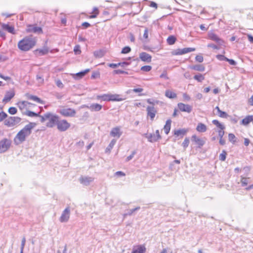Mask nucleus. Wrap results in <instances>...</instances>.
<instances>
[{"instance_id":"nucleus-50","label":"nucleus","mask_w":253,"mask_h":253,"mask_svg":"<svg viewBox=\"0 0 253 253\" xmlns=\"http://www.w3.org/2000/svg\"><path fill=\"white\" fill-rule=\"evenodd\" d=\"M218 115L220 117L223 118H226L228 116L227 114L224 111H221L218 113Z\"/></svg>"},{"instance_id":"nucleus-33","label":"nucleus","mask_w":253,"mask_h":253,"mask_svg":"<svg viewBox=\"0 0 253 253\" xmlns=\"http://www.w3.org/2000/svg\"><path fill=\"white\" fill-rule=\"evenodd\" d=\"M97 99H101L105 101H109V94H103L97 96Z\"/></svg>"},{"instance_id":"nucleus-15","label":"nucleus","mask_w":253,"mask_h":253,"mask_svg":"<svg viewBox=\"0 0 253 253\" xmlns=\"http://www.w3.org/2000/svg\"><path fill=\"white\" fill-rule=\"evenodd\" d=\"M146 111L147 112V116H149L151 120L153 121L157 113L156 109L153 106H148L146 108Z\"/></svg>"},{"instance_id":"nucleus-32","label":"nucleus","mask_w":253,"mask_h":253,"mask_svg":"<svg viewBox=\"0 0 253 253\" xmlns=\"http://www.w3.org/2000/svg\"><path fill=\"white\" fill-rule=\"evenodd\" d=\"M116 143V140L113 139L105 150L106 153L110 152Z\"/></svg>"},{"instance_id":"nucleus-24","label":"nucleus","mask_w":253,"mask_h":253,"mask_svg":"<svg viewBox=\"0 0 253 253\" xmlns=\"http://www.w3.org/2000/svg\"><path fill=\"white\" fill-rule=\"evenodd\" d=\"M171 121L170 119L166 121V124L164 126V129L166 134H168L170 130Z\"/></svg>"},{"instance_id":"nucleus-41","label":"nucleus","mask_w":253,"mask_h":253,"mask_svg":"<svg viewBox=\"0 0 253 253\" xmlns=\"http://www.w3.org/2000/svg\"><path fill=\"white\" fill-rule=\"evenodd\" d=\"M74 51L75 54L76 55H79L81 53V47L80 45L78 44L75 46L74 48Z\"/></svg>"},{"instance_id":"nucleus-13","label":"nucleus","mask_w":253,"mask_h":253,"mask_svg":"<svg viewBox=\"0 0 253 253\" xmlns=\"http://www.w3.org/2000/svg\"><path fill=\"white\" fill-rule=\"evenodd\" d=\"M94 180V178L90 176H82L79 178L80 182L84 185L87 186L90 184L91 182H92Z\"/></svg>"},{"instance_id":"nucleus-7","label":"nucleus","mask_w":253,"mask_h":253,"mask_svg":"<svg viewBox=\"0 0 253 253\" xmlns=\"http://www.w3.org/2000/svg\"><path fill=\"white\" fill-rule=\"evenodd\" d=\"M21 121V119L18 117H10L5 120L4 124L8 127L14 126Z\"/></svg>"},{"instance_id":"nucleus-61","label":"nucleus","mask_w":253,"mask_h":253,"mask_svg":"<svg viewBox=\"0 0 253 253\" xmlns=\"http://www.w3.org/2000/svg\"><path fill=\"white\" fill-rule=\"evenodd\" d=\"M154 137L157 139V140L158 141L159 139L161 138V136L160 134L159 130H156V134H155Z\"/></svg>"},{"instance_id":"nucleus-17","label":"nucleus","mask_w":253,"mask_h":253,"mask_svg":"<svg viewBox=\"0 0 253 253\" xmlns=\"http://www.w3.org/2000/svg\"><path fill=\"white\" fill-rule=\"evenodd\" d=\"M49 51L47 47L44 46L42 49H36L34 51V54L37 56H42L46 54Z\"/></svg>"},{"instance_id":"nucleus-44","label":"nucleus","mask_w":253,"mask_h":253,"mask_svg":"<svg viewBox=\"0 0 253 253\" xmlns=\"http://www.w3.org/2000/svg\"><path fill=\"white\" fill-rule=\"evenodd\" d=\"M40 111L38 112H35L33 111V117H37L39 118V121H40V117H42V116L40 115L41 113V110L42 109V107H40Z\"/></svg>"},{"instance_id":"nucleus-43","label":"nucleus","mask_w":253,"mask_h":253,"mask_svg":"<svg viewBox=\"0 0 253 253\" xmlns=\"http://www.w3.org/2000/svg\"><path fill=\"white\" fill-rule=\"evenodd\" d=\"M152 69V67L150 65H145L141 68V70L143 72H148L151 71Z\"/></svg>"},{"instance_id":"nucleus-53","label":"nucleus","mask_w":253,"mask_h":253,"mask_svg":"<svg viewBox=\"0 0 253 253\" xmlns=\"http://www.w3.org/2000/svg\"><path fill=\"white\" fill-rule=\"evenodd\" d=\"M135 154H136V152L135 151H132L131 155L127 156V158H126V161L128 162V161L131 160L133 158V157H134V156Z\"/></svg>"},{"instance_id":"nucleus-34","label":"nucleus","mask_w":253,"mask_h":253,"mask_svg":"<svg viewBox=\"0 0 253 253\" xmlns=\"http://www.w3.org/2000/svg\"><path fill=\"white\" fill-rule=\"evenodd\" d=\"M176 40V38L174 36L171 35L168 38L167 41L169 44L172 45L175 43Z\"/></svg>"},{"instance_id":"nucleus-57","label":"nucleus","mask_w":253,"mask_h":253,"mask_svg":"<svg viewBox=\"0 0 253 253\" xmlns=\"http://www.w3.org/2000/svg\"><path fill=\"white\" fill-rule=\"evenodd\" d=\"M208 47H211L213 49H219V47L217 45H215L214 44H213V43H209L208 44Z\"/></svg>"},{"instance_id":"nucleus-64","label":"nucleus","mask_w":253,"mask_h":253,"mask_svg":"<svg viewBox=\"0 0 253 253\" xmlns=\"http://www.w3.org/2000/svg\"><path fill=\"white\" fill-rule=\"evenodd\" d=\"M247 36L249 42L251 43H253V36L249 34H247Z\"/></svg>"},{"instance_id":"nucleus-48","label":"nucleus","mask_w":253,"mask_h":253,"mask_svg":"<svg viewBox=\"0 0 253 253\" xmlns=\"http://www.w3.org/2000/svg\"><path fill=\"white\" fill-rule=\"evenodd\" d=\"M189 143V139L188 138L186 137L185 138L184 141L183 142L182 145L183 146V147L184 148H186L188 146Z\"/></svg>"},{"instance_id":"nucleus-39","label":"nucleus","mask_w":253,"mask_h":253,"mask_svg":"<svg viewBox=\"0 0 253 253\" xmlns=\"http://www.w3.org/2000/svg\"><path fill=\"white\" fill-rule=\"evenodd\" d=\"M33 101L42 105L44 104V102L43 100L35 95H33Z\"/></svg>"},{"instance_id":"nucleus-28","label":"nucleus","mask_w":253,"mask_h":253,"mask_svg":"<svg viewBox=\"0 0 253 253\" xmlns=\"http://www.w3.org/2000/svg\"><path fill=\"white\" fill-rule=\"evenodd\" d=\"M146 248L144 246H138L136 249H133L131 253H145Z\"/></svg>"},{"instance_id":"nucleus-29","label":"nucleus","mask_w":253,"mask_h":253,"mask_svg":"<svg viewBox=\"0 0 253 253\" xmlns=\"http://www.w3.org/2000/svg\"><path fill=\"white\" fill-rule=\"evenodd\" d=\"M2 27L3 29L7 31L9 33L14 34V28L13 26H9L7 24H2Z\"/></svg>"},{"instance_id":"nucleus-27","label":"nucleus","mask_w":253,"mask_h":253,"mask_svg":"<svg viewBox=\"0 0 253 253\" xmlns=\"http://www.w3.org/2000/svg\"><path fill=\"white\" fill-rule=\"evenodd\" d=\"M42 27L37 26V24H33V33L40 35L42 34Z\"/></svg>"},{"instance_id":"nucleus-5","label":"nucleus","mask_w":253,"mask_h":253,"mask_svg":"<svg viewBox=\"0 0 253 253\" xmlns=\"http://www.w3.org/2000/svg\"><path fill=\"white\" fill-rule=\"evenodd\" d=\"M57 129L61 132L67 130L71 126V124L66 120L58 119L57 125Z\"/></svg>"},{"instance_id":"nucleus-40","label":"nucleus","mask_w":253,"mask_h":253,"mask_svg":"<svg viewBox=\"0 0 253 253\" xmlns=\"http://www.w3.org/2000/svg\"><path fill=\"white\" fill-rule=\"evenodd\" d=\"M226 155L227 153L225 150H223L219 155V159L221 161H224L226 160Z\"/></svg>"},{"instance_id":"nucleus-59","label":"nucleus","mask_w":253,"mask_h":253,"mask_svg":"<svg viewBox=\"0 0 253 253\" xmlns=\"http://www.w3.org/2000/svg\"><path fill=\"white\" fill-rule=\"evenodd\" d=\"M148 38V29L147 28H145L144 34H143V38L145 39H147Z\"/></svg>"},{"instance_id":"nucleus-21","label":"nucleus","mask_w":253,"mask_h":253,"mask_svg":"<svg viewBox=\"0 0 253 253\" xmlns=\"http://www.w3.org/2000/svg\"><path fill=\"white\" fill-rule=\"evenodd\" d=\"M196 130L199 132H205L207 130V127L206 125L203 123H199L196 127Z\"/></svg>"},{"instance_id":"nucleus-16","label":"nucleus","mask_w":253,"mask_h":253,"mask_svg":"<svg viewBox=\"0 0 253 253\" xmlns=\"http://www.w3.org/2000/svg\"><path fill=\"white\" fill-rule=\"evenodd\" d=\"M139 58L141 61L147 63H150L152 61L151 55L145 52H142L139 54Z\"/></svg>"},{"instance_id":"nucleus-12","label":"nucleus","mask_w":253,"mask_h":253,"mask_svg":"<svg viewBox=\"0 0 253 253\" xmlns=\"http://www.w3.org/2000/svg\"><path fill=\"white\" fill-rule=\"evenodd\" d=\"M208 36L210 40L214 41L219 45H221L224 43V41L213 32H210L208 34Z\"/></svg>"},{"instance_id":"nucleus-45","label":"nucleus","mask_w":253,"mask_h":253,"mask_svg":"<svg viewBox=\"0 0 253 253\" xmlns=\"http://www.w3.org/2000/svg\"><path fill=\"white\" fill-rule=\"evenodd\" d=\"M113 73V74H128L127 72L120 69L114 70Z\"/></svg>"},{"instance_id":"nucleus-9","label":"nucleus","mask_w":253,"mask_h":253,"mask_svg":"<svg viewBox=\"0 0 253 253\" xmlns=\"http://www.w3.org/2000/svg\"><path fill=\"white\" fill-rule=\"evenodd\" d=\"M195 50V48L192 47H186L182 49L178 48L172 51V54L174 55H182Z\"/></svg>"},{"instance_id":"nucleus-58","label":"nucleus","mask_w":253,"mask_h":253,"mask_svg":"<svg viewBox=\"0 0 253 253\" xmlns=\"http://www.w3.org/2000/svg\"><path fill=\"white\" fill-rule=\"evenodd\" d=\"M84 72L83 71L80 72L76 74V76L77 77V79H81L84 76Z\"/></svg>"},{"instance_id":"nucleus-20","label":"nucleus","mask_w":253,"mask_h":253,"mask_svg":"<svg viewBox=\"0 0 253 253\" xmlns=\"http://www.w3.org/2000/svg\"><path fill=\"white\" fill-rule=\"evenodd\" d=\"M125 99L120 97V95L119 94H109V101H121L124 100Z\"/></svg>"},{"instance_id":"nucleus-18","label":"nucleus","mask_w":253,"mask_h":253,"mask_svg":"<svg viewBox=\"0 0 253 253\" xmlns=\"http://www.w3.org/2000/svg\"><path fill=\"white\" fill-rule=\"evenodd\" d=\"M122 134V132L121 131L119 127H115L113 128L110 133L111 136L113 137H117V138H120Z\"/></svg>"},{"instance_id":"nucleus-1","label":"nucleus","mask_w":253,"mask_h":253,"mask_svg":"<svg viewBox=\"0 0 253 253\" xmlns=\"http://www.w3.org/2000/svg\"><path fill=\"white\" fill-rule=\"evenodd\" d=\"M59 119V117L58 115L50 112H47L42 117H40V122L43 123L47 121L46 126L49 128H52L56 126Z\"/></svg>"},{"instance_id":"nucleus-54","label":"nucleus","mask_w":253,"mask_h":253,"mask_svg":"<svg viewBox=\"0 0 253 253\" xmlns=\"http://www.w3.org/2000/svg\"><path fill=\"white\" fill-rule=\"evenodd\" d=\"M195 59L197 61L200 63H202L204 60L203 57L200 55H197L195 57Z\"/></svg>"},{"instance_id":"nucleus-49","label":"nucleus","mask_w":253,"mask_h":253,"mask_svg":"<svg viewBox=\"0 0 253 253\" xmlns=\"http://www.w3.org/2000/svg\"><path fill=\"white\" fill-rule=\"evenodd\" d=\"M8 112L11 115L15 114L17 112V109L13 107H10L8 109Z\"/></svg>"},{"instance_id":"nucleus-19","label":"nucleus","mask_w":253,"mask_h":253,"mask_svg":"<svg viewBox=\"0 0 253 253\" xmlns=\"http://www.w3.org/2000/svg\"><path fill=\"white\" fill-rule=\"evenodd\" d=\"M84 107L90 109L91 111L95 112L100 111L102 108V106L98 103L92 104L90 106L84 105Z\"/></svg>"},{"instance_id":"nucleus-56","label":"nucleus","mask_w":253,"mask_h":253,"mask_svg":"<svg viewBox=\"0 0 253 253\" xmlns=\"http://www.w3.org/2000/svg\"><path fill=\"white\" fill-rule=\"evenodd\" d=\"M226 61L231 65L235 66L237 65V62L233 59H229L227 58Z\"/></svg>"},{"instance_id":"nucleus-51","label":"nucleus","mask_w":253,"mask_h":253,"mask_svg":"<svg viewBox=\"0 0 253 253\" xmlns=\"http://www.w3.org/2000/svg\"><path fill=\"white\" fill-rule=\"evenodd\" d=\"M143 90V89L142 88H133L131 90H129L128 91V92H131V91L134 92H141Z\"/></svg>"},{"instance_id":"nucleus-23","label":"nucleus","mask_w":253,"mask_h":253,"mask_svg":"<svg viewBox=\"0 0 253 253\" xmlns=\"http://www.w3.org/2000/svg\"><path fill=\"white\" fill-rule=\"evenodd\" d=\"M14 96V92L13 91L7 92L3 99V101L7 102L9 101Z\"/></svg>"},{"instance_id":"nucleus-37","label":"nucleus","mask_w":253,"mask_h":253,"mask_svg":"<svg viewBox=\"0 0 253 253\" xmlns=\"http://www.w3.org/2000/svg\"><path fill=\"white\" fill-rule=\"evenodd\" d=\"M140 209V207H136L134 209H131V210H128L127 211V212L126 213L124 214V215L125 216H127V215L130 216V215H131L133 214V213L134 211H138Z\"/></svg>"},{"instance_id":"nucleus-26","label":"nucleus","mask_w":253,"mask_h":253,"mask_svg":"<svg viewBox=\"0 0 253 253\" xmlns=\"http://www.w3.org/2000/svg\"><path fill=\"white\" fill-rule=\"evenodd\" d=\"M191 69L197 71L203 72L205 70V67L203 65L197 64L192 66Z\"/></svg>"},{"instance_id":"nucleus-63","label":"nucleus","mask_w":253,"mask_h":253,"mask_svg":"<svg viewBox=\"0 0 253 253\" xmlns=\"http://www.w3.org/2000/svg\"><path fill=\"white\" fill-rule=\"evenodd\" d=\"M82 26L84 29H87V28H88L90 26V24L88 22H84L82 23Z\"/></svg>"},{"instance_id":"nucleus-4","label":"nucleus","mask_w":253,"mask_h":253,"mask_svg":"<svg viewBox=\"0 0 253 253\" xmlns=\"http://www.w3.org/2000/svg\"><path fill=\"white\" fill-rule=\"evenodd\" d=\"M18 47L21 50L28 51L32 48V38L30 37H26L20 41Z\"/></svg>"},{"instance_id":"nucleus-47","label":"nucleus","mask_w":253,"mask_h":253,"mask_svg":"<svg viewBox=\"0 0 253 253\" xmlns=\"http://www.w3.org/2000/svg\"><path fill=\"white\" fill-rule=\"evenodd\" d=\"M216 58L220 61H226L227 59L226 57L222 54H218L216 55Z\"/></svg>"},{"instance_id":"nucleus-31","label":"nucleus","mask_w":253,"mask_h":253,"mask_svg":"<svg viewBox=\"0 0 253 253\" xmlns=\"http://www.w3.org/2000/svg\"><path fill=\"white\" fill-rule=\"evenodd\" d=\"M253 120V116H248L243 119L241 121V124L246 126L251 123Z\"/></svg>"},{"instance_id":"nucleus-2","label":"nucleus","mask_w":253,"mask_h":253,"mask_svg":"<svg viewBox=\"0 0 253 253\" xmlns=\"http://www.w3.org/2000/svg\"><path fill=\"white\" fill-rule=\"evenodd\" d=\"M32 130V123H29L21 129L14 139L16 144H19L24 141L26 138L30 135Z\"/></svg>"},{"instance_id":"nucleus-22","label":"nucleus","mask_w":253,"mask_h":253,"mask_svg":"<svg viewBox=\"0 0 253 253\" xmlns=\"http://www.w3.org/2000/svg\"><path fill=\"white\" fill-rule=\"evenodd\" d=\"M143 136L147 138L148 141L150 142H154L157 141V139L154 137V136H155V134L144 133L143 134Z\"/></svg>"},{"instance_id":"nucleus-60","label":"nucleus","mask_w":253,"mask_h":253,"mask_svg":"<svg viewBox=\"0 0 253 253\" xmlns=\"http://www.w3.org/2000/svg\"><path fill=\"white\" fill-rule=\"evenodd\" d=\"M161 78H165L166 80H168L169 78L167 76V73L166 71H164L163 73L160 76Z\"/></svg>"},{"instance_id":"nucleus-14","label":"nucleus","mask_w":253,"mask_h":253,"mask_svg":"<svg viewBox=\"0 0 253 253\" xmlns=\"http://www.w3.org/2000/svg\"><path fill=\"white\" fill-rule=\"evenodd\" d=\"M191 140L198 145V147L199 148H201L206 143L205 140L202 138L198 137L196 135H192Z\"/></svg>"},{"instance_id":"nucleus-8","label":"nucleus","mask_w":253,"mask_h":253,"mask_svg":"<svg viewBox=\"0 0 253 253\" xmlns=\"http://www.w3.org/2000/svg\"><path fill=\"white\" fill-rule=\"evenodd\" d=\"M11 142L9 139L4 138L0 141V153L6 152L10 148Z\"/></svg>"},{"instance_id":"nucleus-52","label":"nucleus","mask_w":253,"mask_h":253,"mask_svg":"<svg viewBox=\"0 0 253 253\" xmlns=\"http://www.w3.org/2000/svg\"><path fill=\"white\" fill-rule=\"evenodd\" d=\"M251 170V168L248 166L245 167L243 168V170L245 172L246 176H248Z\"/></svg>"},{"instance_id":"nucleus-25","label":"nucleus","mask_w":253,"mask_h":253,"mask_svg":"<svg viewBox=\"0 0 253 253\" xmlns=\"http://www.w3.org/2000/svg\"><path fill=\"white\" fill-rule=\"evenodd\" d=\"M187 131V130L184 128L175 130L174 131V134L176 136H180L181 137H183V136L186 134Z\"/></svg>"},{"instance_id":"nucleus-46","label":"nucleus","mask_w":253,"mask_h":253,"mask_svg":"<svg viewBox=\"0 0 253 253\" xmlns=\"http://www.w3.org/2000/svg\"><path fill=\"white\" fill-rule=\"evenodd\" d=\"M242 177V179L241 180V185L242 186H245L248 185V179L247 178Z\"/></svg>"},{"instance_id":"nucleus-55","label":"nucleus","mask_w":253,"mask_h":253,"mask_svg":"<svg viewBox=\"0 0 253 253\" xmlns=\"http://www.w3.org/2000/svg\"><path fill=\"white\" fill-rule=\"evenodd\" d=\"M7 117V114L3 112H1L0 113V122L3 121L6 117Z\"/></svg>"},{"instance_id":"nucleus-11","label":"nucleus","mask_w":253,"mask_h":253,"mask_svg":"<svg viewBox=\"0 0 253 253\" xmlns=\"http://www.w3.org/2000/svg\"><path fill=\"white\" fill-rule=\"evenodd\" d=\"M177 106L179 110L181 112L190 113L192 111V106L189 104H185L183 103H178Z\"/></svg>"},{"instance_id":"nucleus-36","label":"nucleus","mask_w":253,"mask_h":253,"mask_svg":"<svg viewBox=\"0 0 253 253\" xmlns=\"http://www.w3.org/2000/svg\"><path fill=\"white\" fill-rule=\"evenodd\" d=\"M95 57L101 58L104 56V51L102 50L95 51L93 53Z\"/></svg>"},{"instance_id":"nucleus-35","label":"nucleus","mask_w":253,"mask_h":253,"mask_svg":"<svg viewBox=\"0 0 253 253\" xmlns=\"http://www.w3.org/2000/svg\"><path fill=\"white\" fill-rule=\"evenodd\" d=\"M193 79L196 81H197L198 82H202L203 80H205V77L204 75L198 74L197 75H196L194 76Z\"/></svg>"},{"instance_id":"nucleus-30","label":"nucleus","mask_w":253,"mask_h":253,"mask_svg":"<svg viewBox=\"0 0 253 253\" xmlns=\"http://www.w3.org/2000/svg\"><path fill=\"white\" fill-rule=\"evenodd\" d=\"M165 95L170 99L175 98L177 97L176 94L170 90H167L166 91Z\"/></svg>"},{"instance_id":"nucleus-6","label":"nucleus","mask_w":253,"mask_h":253,"mask_svg":"<svg viewBox=\"0 0 253 253\" xmlns=\"http://www.w3.org/2000/svg\"><path fill=\"white\" fill-rule=\"evenodd\" d=\"M58 112L64 117H74L76 114V110L70 108H61L58 110Z\"/></svg>"},{"instance_id":"nucleus-10","label":"nucleus","mask_w":253,"mask_h":253,"mask_svg":"<svg viewBox=\"0 0 253 253\" xmlns=\"http://www.w3.org/2000/svg\"><path fill=\"white\" fill-rule=\"evenodd\" d=\"M70 209L69 207H67L62 212L61 216L59 218V221L61 222H66L70 218Z\"/></svg>"},{"instance_id":"nucleus-3","label":"nucleus","mask_w":253,"mask_h":253,"mask_svg":"<svg viewBox=\"0 0 253 253\" xmlns=\"http://www.w3.org/2000/svg\"><path fill=\"white\" fill-rule=\"evenodd\" d=\"M17 105L22 113L25 114L28 116L32 117L31 103L27 101H20Z\"/></svg>"},{"instance_id":"nucleus-38","label":"nucleus","mask_w":253,"mask_h":253,"mask_svg":"<svg viewBox=\"0 0 253 253\" xmlns=\"http://www.w3.org/2000/svg\"><path fill=\"white\" fill-rule=\"evenodd\" d=\"M228 139L230 142H231L232 144H235L236 142V138L235 135L233 133H229L228 134Z\"/></svg>"},{"instance_id":"nucleus-42","label":"nucleus","mask_w":253,"mask_h":253,"mask_svg":"<svg viewBox=\"0 0 253 253\" xmlns=\"http://www.w3.org/2000/svg\"><path fill=\"white\" fill-rule=\"evenodd\" d=\"M130 51H131V48L128 46H126L124 47V48H123V49L121 51V53H122V54L128 53L129 52H130Z\"/></svg>"},{"instance_id":"nucleus-62","label":"nucleus","mask_w":253,"mask_h":253,"mask_svg":"<svg viewBox=\"0 0 253 253\" xmlns=\"http://www.w3.org/2000/svg\"><path fill=\"white\" fill-rule=\"evenodd\" d=\"M120 64L118 63H109L108 66L112 68H116L119 66Z\"/></svg>"}]
</instances>
